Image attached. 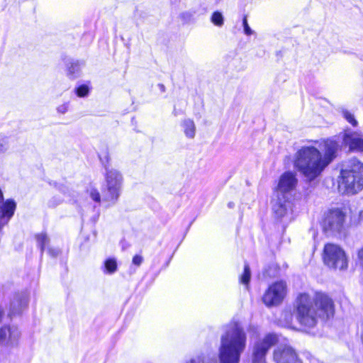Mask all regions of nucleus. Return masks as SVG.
<instances>
[{
  "instance_id": "obj_1",
  "label": "nucleus",
  "mask_w": 363,
  "mask_h": 363,
  "mask_svg": "<svg viewBox=\"0 0 363 363\" xmlns=\"http://www.w3.org/2000/svg\"><path fill=\"white\" fill-rule=\"evenodd\" d=\"M338 147L337 143L329 139L320 143L319 149L302 147L296 154L294 166L307 180L313 181L336 157Z\"/></svg>"
},
{
  "instance_id": "obj_2",
  "label": "nucleus",
  "mask_w": 363,
  "mask_h": 363,
  "mask_svg": "<svg viewBox=\"0 0 363 363\" xmlns=\"http://www.w3.org/2000/svg\"><path fill=\"white\" fill-rule=\"evenodd\" d=\"M335 313L333 300L326 294L317 293L314 296L300 294L296 300L295 315L305 330L315 327L318 318H330Z\"/></svg>"
},
{
  "instance_id": "obj_3",
  "label": "nucleus",
  "mask_w": 363,
  "mask_h": 363,
  "mask_svg": "<svg viewBox=\"0 0 363 363\" xmlns=\"http://www.w3.org/2000/svg\"><path fill=\"white\" fill-rule=\"evenodd\" d=\"M246 341V334L242 328L236 323L230 324L221 336L219 348L220 363H239Z\"/></svg>"
},
{
  "instance_id": "obj_4",
  "label": "nucleus",
  "mask_w": 363,
  "mask_h": 363,
  "mask_svg": "<svg viewBox=\"0 0 363 363\" xmlns=\"http://www.w3.org/2000/svg\"><path fill=\"white\" fill-rule=\"evenodd\" d=\"M297 184L296 175L292 172H286L280 176L277 187V199L273 203V211L278 218L291 219L292 203L290 199Z\"/></svg>"
},
{
  "instance_id": "obj_5",
  "label": "nucleus",
  "mask_w": 363,
  "mask_h": 363,
  "mask_svg": "<svg viewBox=\"0 0 363 363\" xmlns=\"http://www.w3.org/2000/svg\"><path fill=\"white\" fill-rule=\"evenodd\" d=\"M363 188V164L352 160L347 168L341 170L338 179V191L342 194H354Z\"/></svg>"
},
{
  "instance_id": "obj_6",
  "label": "nucleus",
  "mask_w": 363,
  "mask_h": 363,
  "mask_svg": "<svg viewBox=\"0 0 363 363\" xmlns=\"http://www.w3.org/2000/svg\"><path fill=\"white\" fill-rule=\"evenodd\" d=\"M123 183V178L119 171L115 169H106L104 200L111 204H115L121 196Z\"/></svg>"
},
{
  "instance_id": "obj_7",
  "label": "nucleus",
  "mask_w": 363,
  "mask_h": 363,
  "mask_svg": "<svg viewBox=\"0 0 363 363\" xmlns=\"http://www.w3.org/2000/svg\"><path fill=\"white\" fill-rule=\"evenodd\" d=\"M324 263L330 268L344 270L348 267V260L345 251L335 244L325 245L323 251Z\"/></svg>"
},
{
  "instance_id": "obj_8",
  "label": "nucleus",
  "mask_w": 363,
  "mask_h": 363,
  "mask_svg": "<svg viewBox=\"0 0 363 363\" xmlns=\"http://www.w3.org/2000/svg\"><path fill=\"white\" fill-rule=\"evenodd\" d=\"M345 218V213L340 208L329 210L323 220V230L330 235L340 233L344 228Z\"/></svg>"
},
{
  "instance_id": "obj_9",
  "label": "nucleus",
  "mask_w": 363,
  "mask_h": 363,
  "mask_svg": "<svg viewBox=\"0 0 363 363\" xmlns=\"http://www.w3.org/2000/svg\"><path fill=\"white\" fill-rule=\"evenodd\" d=\"M277 342L278 336L271 333L256 342L253 348V363L264 362L268 350Z\"/></svg>"
},
{
  "instance_id": "obj_10",
  "label": "nucleus",
  "mask_w": 363,
  "mask_h": 363,
  "mask_svg": "<svg viewBox=\"0 0 363 363\" xmlns=\"http://www.w3.org/2000/svg\"><path fill=\"white\" fill-rule=\"evenodd\" d=\"M286 293V283L283 281H277L269 286L262 297V301L267 306H275L283 301Z\"/></svg>"
},
{
  "instance_id": "obj_11",
  "label": "nucleus",
  "mask_w": 363,
  "mask_h": 363,
  "mask_svg": "<svg viewBox=\"0 0 363 363\" xmlns=\"http://www.w3.org/2000/svg\"><path fill=\"white\" fill-rule=\"evenodd\" d=\"M276 363H302L294 350L289 345L278 347L274 352Z\"/></svg>"
},
{
  "instance_id": "obj_12",
  "label": "nucleus",
  "mask_w": 363,
  "mask_h": 363,
  "mask_svg": "<svg viewBox=\"0 0 363 363\" xmlns=\"http://www.w3.org/2000/svg\"><path fill=\"white\" fill-rule=\"evenodd\" d=\"M20 331L16 326L3 327L0 329V344L14 346L20 337Z\"/></svg>"
},
{
  "instance_id": "obj_13",
  "label": "nucleus",
  "mask_w": 363,
  "mask_h": 363,
  "mask_svg": "<svg viewBox=\"0 0 363 363\" xmlns=\"http://www.w3.org/2000/svg\"><path fill=\"white\" fill-rule=\"evenodd\" d=\"M343 142L350 150L363 152V138L357 133L350 132L345 133Z\"/></svg>"
},
{
  "instance_id": "obj_14",
  "label": "nucleus",
  "mask_w": 363,
  "mask_h": 363,
  "mask_svg": "<svg viewBox=\"0 0 363 363\" xmlns=\"http://www.w3.org/2000/svg\"><path fill=\"white\" fill-rule=\"evenodd\" d=\"M82 63L77 60H71L67 63V76L74 79L80 76Z\"/></svg>"
},
{
  "instance_id": "obj_15",
  "label": "nucleus",
  "mask_w": 363,
  "mask_h": 363,
  "mask_svg": "<svg viewBox=\"0 0 363 363\" xmlns=\"http://www.w3.org/2000/svg\"><path fill=\"white\" fill-rule=\"evenodd\" d=\"M184 133L188 138L193 139L196 135V125L193 120L187 118L182 122Z\"/></svg>"
},
{
  "instance_id": "obj_16",
  "label": "nucleus",
  "mask_w": 363,
  "mask_h": 363,
  "mask_svg": "<svg viewBox=\"0 0 363 363\" xmlns=\"http://www.w3.org/2000/svg\"><path fill=\"white\" fill-rule=\"evenodd\" d=\"M27 305V301L26 299L17 298L14 300L11 304V311L13 315L19 313L23 308Z\"/></svg>"
},
{
  "instance_id": "obj_17",
  "label": "nucleus",
  "mask_w": 363,
  "mask_h": 363,
  "mask_svg": "<svg viewBox=\"0 0 363 363\" xmlns=\"http://www.w3.org/2000/svg\"><path fill=\"white\" fill-rule=\"evenodd\" d=\"M118 265L116 259L108 258L104 262V272L107 274H113L117 271Z\"/></svg>"
},
{
  "instance_id": "obj_18",
  "label": "nucleus",
  "mask_w": 363,
  "mask_h": 363,
  "mask_svg": "<svg viewBox=\"0 0 363 363\" xmlns=\"http://www.w3.org/2000/svg\"><path fill=\"white\" fill-rule=\"evenodd\" d=\"M340 111L341 112L344 118L352 126L355 127L357 125L358 123L357 120L354 118V115L351 112H350L348 110L344 108H341Z\"/></svg>"
},
{
  "instance_id": "obj_19",
  "label": "nucleus",
  "mask_w": 363,
  "mask_h": 363,
  "mask_svg": "<svg viewBox=\"0 0 363 363\" xmlns=\"http://www.w3.org/2000/svg\"><path fill=\"white\" fill-rule=\"evenodd\" d=\"M9 150V140L7 136L0 133V155H4Z\"/></svg>"
},
{
  "instance_id": "obj_20",
  "label": "nucleus",
  "mask_w": 363,
  "mask_h": 363,
  "mask_svg": "<svg viewBox=\"0 0 363 363\" xmlns=\"http://www.w3.org/2000/svg\"><path fill=\"white\" fill-rule=\"evenodd\" d=\"M90 88L88 84H82L76 87L75 93L79 97H86L89 95Z\"/></svg>"
},
{
  "instance_id": "obj_21",
  "label": "nucleus",
  "mask_w": 363,
  "mask_h": 363,
  "mask_svg": "<svg viewBox=\"0 0 363 363\" xmlns=\"http://www.w3.org/2000/svg\"><path fill=\"white\" fill-rule=\"evenodd\" d=\"M211 20L214 25L219 27L222 26L224 23L223 16L222 13L218 11H216L212 14Z\"/></svg>"
},
{
  "instance_id": "obj_22",
  "label": "nucleus",
  "mask_w": 363,
  "mask_h": 363,
  "mask_svg": "<svg viewBox=\"0 0 363 363\" xmlns=\"http://www.w3.org/2000/svg\"><path fill=\"white\" fill-rule=\"evenodd\" d=\"M250 280V269L247 264H245L244 272L240 277V281L242 284L247 285Z\"/></svg>"
},
{
  "instance_id": "obj_23",
  "label": "nucleus",
  "mask_w": 363,
  "mask_h": 363,
  "mask_svg": "<svg viewBox=\"0 0 363 363\" xmlns=\"http://www.w3.org/2000/svg\"><path fill=\"white\" fill-rule=\"evenodd\" d=\"M36 240L38 245L41 249V251L44 250V248L47 243L48 242L49 240L47 237V235L44 233H40L36 235Z\"/></svg>"
},
{
  "instance_id": "obj_24",
  "label": "nucleus",
  "mask_w": 363,
  "mask_h": 363,
  "mask_svg": "<svg viewBox=\"0 0 363 363\" xmlns=\"http://www.w3.org/2000/svg\"><path fill=\"white\" fill-rule=\"evenodd\" d=\"M90 197L93 201L97 203H100L101 201V196L99 191L96 189H91L89 191Z\"/></svg>"
},
{
  "instance_id": "obj_25",
  "label": "nucleus",
  "mask_w": 363,
  "mask_h": 363,
  "mask_svg": "<svg viewBox=\"0 0 363 363\" xmlns=\"http://www.w3.org/2000/svg\"><path fill=\"white\" fill-rule=\"evenodd\" d=\"M242 26L244 28V33L245 35H250L253 34L254 31L249 26L246 16H245L242 19Z\"/></svg>"
},
{
  "instance_id": "obj_26",
  "label": "nucleus",
  "mask_w": 363,
  "mask_h": 363,
  "mask_svg": "<svg viewBox=\"0 0 363 363\" xmlns=\"http://www.w3.org/2000/svg\"><path fill=\"white\" fill-rule=\"evenodd\" d=\"M184 363H205V359L202 355H196L186 361Z\"/></svg>"
},
{
  "instance_id": "obj_27",
  "label": "nucleus",
  "mask_w": 363,
  "mask_h": 363,
  "mask_svg": "<svg viewBox=\"0 0 363 363\" xmlns=\"http://www.w3.org/2000/svg\"><path fill=\"white\" fill-rule=\"evenodd\" d=\"M69 104L67 103L62 104L57 106V111L58 113L64 114L68 111Z\"/></svg>"
},
{
  "instance_id": "obj_28",
  "label": "nucleus",
  "mask_w": 363,
  "mask_h": 363,
  "mask_svg": "<svg viewBox=\"0 0 363 363\" xmlns=\"http://www.w3.org/2000/svg\"><path fill=\"white\" fill-rule=\"evenodd\" d=\"M143 262V257L141 255H135L133 258L132 262L136 266H140Z\"/></svg>"
},
{
  "instance_id": "obj_29",
  "label": "nucleus",
  "mask_w": 363,
  "mask_h": 363,
  "mask_svg": "<svg viewBox=\"0 0 363 363\" xmlns=\"http://www.w3.org/2000/svg\"><path fill=\"white\" fill-rule=\"evenodd\" d=\"M357 262L363 268V247L357 252Z\"/></svg>"
},
{
  "instance_id": "obj_30",
  "label": "nucleus",
  "mask_w": 363,
  "mask_h": 363,
  "mask_svg": "<svg viewBox=\"0 0 363 363\" xmlns=\"http://www.w3.org/2000/svg\"><path fill=\"white\" fill-rule=\"evenodd\" d=\"M59 203H60V201H59L58 203H54L52 201H50L48 202V206H49L50 207H54V206H55L56 205H57Z\"/></svg>"
},
{
  "instance_id": "obj_31",
  "label": "nucleus",
  "mask_w": 363,
  "mask_h": 363,
  "mask_svg": "<svg viewBox=\"0 0 363 363\" xmlns=\"http://www.w3.org/2000/svg\"><path fill=\"white\" fill-rule=\"evenodd\" d=\"M284 316L286 318H289V319H291V318H292V315L289 312H286L284 313Z\"/></svg>"
},
{
  "instance_id": "obj_32",
  "label": "nucleus",
  "mask_w": 363,
  "mask_h": 363,
  "mask_svg": "<svg viewBox=\"0 0 363 363\" xmlns=\"http://www.w3.org/2000/svg\"><path fill=\"white\" fill-rule=\"evenodd\" d=\"M4 311L2 310V308L0 307V322L1 321L2 318H3V316H4Z\"/></svg>"
},
{
  "instance_id": "obj_33",
  "label": "nucleus",
  "mask_w": 363,
  "mask_h": 363,
  "mask_svg": "<svg viewBox=\"0 0 363 363\" xmlns=\"http://www.w3.org/2000/svg\"><path fill=\"white\" fill-rule=\"evenodd\" d=\"M52 252H53L52 250L49 249V253L52 254L53 256H56L58 254V250H57L56 252H55L53 253H52Z\"/></svg>"
},
{
  "instance_id": "obj_34",
  "label": "nucleus",
  "mask_w": 363,
  "mask_h": 363,
  "mask_svg": "<svg viewBox=\"0 0 363 363\" xmlns=\"http://www.w3.org/2000/svg\"><path fill=\"white\" fill-rule=\"evenodd\" d=\"M359 218L363 220V210L359 213Z\"/></svg>"
},
{
  "instance_id": "obj_35",
  "label": "nucleus",
  "mask_w": 363,
  "mask_h": 363,
  "mask_svg": "<svg viewBox=\"0 0 363 363\" xmlns=\"http://www.w3.org/2000/svg\"><path fill=\"white\" fill-rule=\"evenodd\" d=\"M286 325H287V326H289V327H291V322H290V321H288V320H287V322H286Z\"/></svg>"
},
{
  "instance_id": "obj_36",
  "label": "nucleus",
  "mask_w": 363,
  "mask_h": 363,
  "mask_svg": "<svg viewBox=\"0 0 363 363\" xmlns=\"http://www.w3.org/2000/svg\"><path fill=\"white\" fill-rule=\"evenodd\" d=\"M160 86H161V89L164 90V85L161 84Z\"/></svg>"
},
{
  "instance_id": "obj_37",
  "label": "nucleus",
  "mask_w": 363,
  "mask_h": 363,
  "mask_svg": "<svg viewBox=\"0 0 363 363\" xmlns=\"http://www.w3.org/2000/svg\"><path fill=\"white\" fill-rule=\"evenodd\" d=\"M263 363H264V362H263Z\"/></svg>"
}]
</instances>
